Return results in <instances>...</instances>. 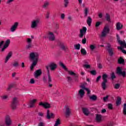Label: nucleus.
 Masks as SVG:
<instances>
[{"label": "nucleus", "instance_id": "obj_1", "mask_svg": "<svg viewBox=\"0 0 126 126\" xmlns=\"http://www.w3.org/2000/svg\"><path fill=\"white\" fill-rule=\"evenodd\" d=\"M29 58L31 61L33 62L30 66L31 70H33L34 66H36V64H37V63L39 61V54L37 52H32L30 54Z\"/></svg>", "mask_w": 126, "mask_h": 126}, {"label": "nucleus", "instance_id": "obj_2", "mask_svg": "<svg viewBox=\"0 0 126 126\" xmlns=\"http://www.w3.org/2000/svg\"><path fill=\"white\" fill-rule=\"evenodd\" d=\"M45 68L46 69L49 82H51V81H52V76H51V73H50V69L52 71L56 70V68H57V64L54 63H52L46 65Z\"/></svg>", "mask_w": 126, "mask_h": 126}, {"label": "nucleus", "instance_id": "obj_3", "mask_svg": "<svg viewBox=\"0 0 126 126\" xmlns=\"http://www.w3.org/2000/svg\"><path fill=\"white\" fill-rule=\"evenodd\" d=\"M39 24H40V19L36 18L32 20L31 22V29H36L38 28Z\"/></svg>", "mask_w": 126, "mask_h": 126}, {"label": "nucleus", "instance_id": "obj_4", "mask_svg": "<svg viewBox=\"0 0 126 126\" xmlns=\"http://www.w3.org/2000/svg\"><path fill=\"white\" fill-rule=\"evenodd\" d=\"M108 78V75L106 74H104L102 75V80L103 82L101 83V87L103 89V90H106V88H107V82H108V80L107 79Z\"/></svg>", "mask_w": 126, "mask_h": 126}, {"label": "nucleus", "instance_id": "obj_5", "mask_svg": "<svg viewBox=\"0 0 126 126\" xmlns=\"http://www.w3.org/2000/svg\"><path fill=\"white\" fill-rule=\"evenodd\" d=\"M60 64L61 66H62V67L63 68V69H64L65 70H66V71L68 72L69 75H71V76L76 77V73L72 70H68L67 69V68H66V66L64 65V64H63V62H60Z\"/></svg>", "mask_w": 126, "mask_h": 126}, {"label": "nucleus", "instance_id": "obj_6", "mask_svg": "<svg viewBox=\"0 0 126 126\" xmlns=\"http://www.w3.org/2000/svg\"><path fill=\"white\" fill-rule=\"evenodd\" d=\"M63 111L65 118H68L69 117H70V113L71 112V109H70V108L65 105Z\"/></svg>", "mask_w": 126, "mask_h": 126}, {"label": "nucleus", "instance_id": "obj_7", "mask_svg": "<svg viewBox=\"0 0 126 126\" xmlns=\"http://www.w3.org/2000/svg\"><path fill=\"white\" fill-rule=\"evenodd\" d=\"M17 103H18V98H17V97H14L11 103V107L13 110H16L17 108Z\"/></svg>", "mask_w": 126, "mask_h": 126}, {"label": "nucleus", "instance_id": "obj_8", "mask_svg": "<svg viewBox=\"0 0 126 126\" xmlns=\"http://www.w3.org/2000/svg\"><path fill=\"white\" fill-rule=\"evenodd\" d=\"M27 45H26V49L30 50L33 48V44H32V39L28 38L26 39Z\"/></svg>", "mask_w": 126, "mask_h": 126}, {"label": "nucleus", "instance_id": "obj_9", "mask_svg": "<svg viewBox=\"0 0 126 126\" xmlns=\"http://www.w3.org/2000/svg\"><path fill=\"white\" fill-rule=\"evenodd\" d=\"M109 33H110V29L108 27L105 26L101 32V37H106L107 34H109Z\"/></svg>", "mask_w": 126, "mask_h": 126}, {"label": "nucleus", "instance_id": "obj_10", "mask_svg": "<svg viewBox=\"0 0 126 126\" xmlns=\"http://www.w3.org/2000/svg\"><path fill=\"white\" fill-rule=\"evenodd\" d=\"M107 51L108 52V54L110 57H112L113 55H114V48H112V46H111V44L109 43H107Z\"/></svg>", "mask_w": 126, "mask_h": 126}, {"label": "nucleus", "instance_id": "obj_11", "mask_svg": "<svg viewBox=\"0 0 126 126\" xmlns=\"http://www.w3.org/2000/svg\"><path fill=\"white\" fill-rule=\"evenodd\" d=\"M116 73L119 75H122L123 77H126V71H122V68L121 67H118L116 70Z\"/></svg>", "mask_w": 126, "mask_h": 126}, {"label": "nucleus", "instance_id": "obj_12", "mask_svg": "<svg viewBox=\"0 0 126 126\" xmlns=\"http://www.w3.org/2000/svg\"><path fill=\"white\" fill-rule=\"evenodd\" d=\"M18 25H19V23L15 22L10 28L11 32H15V31H16V29L18 28Z\"/></svg>", "mask_w": 126, "mask_h": 126}, {"label": "nucleus", "instance_id": "obj_13", "mask_svg": "<svg viewBox=\"0 0 126 126\" xmlns=\"http://www.w3.org/2000/svg\"><path fill=\"white\" fill-rule=\"evenodd\" d=\"M55 118V114L50 111L49 110H47L46 113V118L47 120H50L51 119H54Z\"/></svg>", "mask_w": 126, "mask_h": 126}, {"label": "nucleus", "instance_id": "obj_14", "mask_svg": "<svg viewBox=\"0 0 126 126\" xmlns=\"http://www.w3.org/2000/svg\"><path fill=\"white\" fill-rule=\"evenodd\" d=\"M5 124L7 126H11V119H10V117L9 115H6L5 119Z\"/></svg>", "mask_w": 126, "mask_h": 126}, {"label": "nucleus", "instance_id": "obj_15", "mask_svg": "<svg viewBox=\"0 0 126 126\" xmlns=\"http://www.w3.org/2000/svg\"><path fill=\"white\" fill-rule=\"evenodd\" d=\"M39 105L40 106H42V107H43V108H45V109H49V108H51V105L48 102L43 103L40 102H39Z\"/></svg>", "mask_w": 126, "mask_h": 126}, {"label": "nucleus", "instance_id": "obj_16", "mask_svg": "<svg viewBox=\"0 0 126 126\" xmlns=\"http://www.w3.org/2000/svg\"><path fill=\"white\" fill-rule=\"evenodd\" d=\"M86 31H87V28L86 27H84L82 29L80 30V34L79 35L80 38H82L84 35L86 33Z\"/></svg>", "mask_w": 126, "mask_h": 126}, {"label": "nucleus", "instance_id": "obj_17", "mask_svg": "<svg viewBox=\"0 0 126 126\" xmlns=\"http://www.w3.org/2000/svg\"><path fill=\"white\" fill-rule=\"evenodd\" d=\"M10 44V39H7L4 44L3 47L1 49V52H4L5 49L9 46V44Z\"/></svg>", "mask_w": 126, "mask_h": 126}, {"label": "nucleus", "instance_id": "obj_18", "mask_svg": "<svg viewBox=\"0 0 126 126\" xmlns=\"http://www.w3.org/2000/svg\"><path fill=\"white\" fill-rule=\"evenodd\" d=\"M42 74V70L38 69L34 72V77L37 78L38 76H40Z\"/></svg>", "mask_w": 126, "mask_h": 126}, {"label": "nucleus", "instance_id": "obj_19", "mask_svg": "<svg viewBox=\"0 0 126 126\" xmlns=\"http://www.w3.org/2000/svg\"><path fill=\"white\" fill-rule=\"evenodd\" d=\"M48 38L50 41H54V40H55V35L53 32H48Z\"/></svg>", "mask_w": 126, "mask_h": 126}, {"label": "nucleus", "instance_id": "obj_20", "mask_svg": "<svg viewBox=\"0 0 126 126\" xmlns=\"http://www.w3.org/2000/svg\"><path fill=\"white\" fill-rule=\"evenodd\" d=\"M11 56H12V52H9L5 59V63H6L8 62V61L9 60V59L11 58Z\"/></svg>", "mask_w": 126, "mask_h": 126}, {"label": "nucleus", "instance_id": "obj_21", "mask_svg": "<svg viewBox=\"0 0 126 126\" xmlns=\"http://www.w3.org/2000/svg\"><path fill=\"white\" fill-rule=\"evenodd\" d=\"M82 111L85 116H89V114H90V112H89V110H88V108H83Z\"/></svg>", "mask_w": 126, "mask_h": 126}, {"label": "nucleus", "instance_id": "obj_22", "mask_svg": "<svg viewBox=\"0 0 126 126\" xmlns=\"http://www.w3.org/2000/svg\"><path fill=\"white\" fill-rule=\"evenodd\" d=\"M85 94V92L84 91V90L81 89L79 90V97L81 98H83L84 97V95Z\"/></svg>", "mask_w": 126, "mask_h": 126}, {"label": "nucleus", "instance_id": "obj_23", "mask_svg": "<svg viewBox=\"0 0 126 126\" xmlns=\"http://www.w3.org/2000/svg\"><path fill=\"white\" fill-rule=\"evenodd\" d=\"M123 26L124 25L121 22H118L116 24V28L118 31L122 29Z\"/></svg>", "mask_w": 126, "mask_h": 126}, {"label": "nucleus", "instance_id": "obj_24", "mask_svg": "<svg viewBox=\"0 0 126 126\" xmlns=\"http://www.w3.org/2000/svg\"><path fill=\"white\" fill-rule=\"evenodd\" d=\"M87 24L89 27L91 26V24H92V18H91V17H88L87 19Z\"/></svg>", "mask_w": 126, "mask_h": 126}, {"label": "nucleus", "instance_id": "obj_25", "mask_svg": "<svg viewBox=\"0 0 126 126\" xmlns=\"http://www.w3.org/2000/svg\"><path fill=\"white\" fill-rule=\"evenodd\" d=\"M96 121L97 123H100L102 121V115L100 114H96Z\"/></svg>", "mask_w": 126, "mask_h": 126}, {"label": "nucleus", "instance_id": "obj_26", "mask_svg": "<svg viewBox=\"0 0 126 126\" xmlns=\"http://www.w3.org/2000/svg\"><path fill=\"white\" fill-rule=\"evenodd\" d=\"M12 66L15 68H16V67H18L19 66V62H18V61H14L12 63Z\"/></svg>", "mask_w": 126, "mask_h": 126}, {"label": "nucleus", "instance_id": "obj_27", "mask_svg": "<svg viewBox=\"0 0 126 126\" xmlns=\"http://www.w3.org/2000/svg\"><path fill=\"white\" fill-rule=\"evenodd\" d=\"M87 85V83L84 82V83H82L81 84V85L80 86V88L82 89L85 90L86 89V86Z\"/></svg>", "mask_w": 126, "mask_h": 126}, {"label": "nucleus", "instance_id": "obj_28", "mask_svg": "<svg viewBox=\"0 0 126 126\" xmlns=\"http://www.w3.org/2000/svg\"><path fill=\"white\" fill-rule=\"evenodd\" d=\"M121 104H122V98L120 96H118L116 101V106H120Z\"/></svg>", "mask_w": 126, "mask_h": 126}, {"label": "nucleus", "instance_id": "obj_29", "mask_svg": "<svg viewBox=\"0 0 126 126\" xmlns=\"http://www.w3.org/2000/svg\"><path fill=\"white\" fill-rule=\"evenodd\" d=\"M36 99H33L30 101V108H33L34 107V105H35V103H36Z\"/></svg>", "mask_w": 126, "mask_h": 126}, {"label": "nucleus", "instance_id": "obj_30", "mask_svg": "<svg viewBox=\"0 0 126 126\" xmlns=\"http://www.w3.org/2000/svg\"><path fill=\"white\" fill-rule=\"evenodd\" d=\"M1 99L3 101H7V100H8V95L6 94H3L1 96Z\"/></svg>", "mask_w": 126, "mask_h": 126}, {"label": "nucleus", "instance_id": "obj_31", "mask_svg": "<svg viewBox=\"0 0 126 126\" xmlns=\"http://www.w3.org/2000/svg\"><path fill=\"white\" fill-rule=\"evenodd\" d=\"M60 48L62 49L63 51H65V50H67V47L65 46L64 44L63 43H61L60 44Z\"/></svg>", "mask_w": 126, "mask_h": 126}, {"label": "nucleus", "instance_id": "obj_32", "mask_svg": "<svg viewBox=\"0 0 126 126\" xmlns=\"http://www.w3.org/2000/svg\"><path fill=\"white\" fill-rule=\"evenodd\" d=\"M118 63H119V64H125V60L123 59V58L120 57L118 59Z\"/></svg>", "mask_w": 126, "mask_h": 126}, {"label": "nucleus", "instance_id": "obj_33", "mask_svg": "<svg viewBox=\"0 0 126 126\" xmlns=\"http://www.w3.org/2000/svg\"><path fill=\"white\" fill-rule=\"evenodd\" d=\"M50 4V2L48 1H46L44 2L43 5H42V7L43 8H47L49 5Z\"/></svg>", "mask_w": 126, "mask_h": 126}, {"label": "nucleus", "instance_id": "obj_34", "mask_svg": "<svg viewBox=\"0 0 126 126\" xmlns=\"http://www.w3.org/2000/svg\"><path fill=\"white\" fill-rule=\"evenodd\" d=\"M81 54L83 55V56H86L87 55V52L84 48L81 49Z\"/></svg>", "mask_w": 126, "mask_h": 126}, {"label": "nucleus", "instance_id": "obj_35", "mask_svg": "<svg viewBox=\"0 0 126 126\" xmlns=\"http://www.w3.org/2000/svg\"><path fill=\"white\" fill-rule=\"evenodd\" d=\"M111 78L112 80H114V79H116L117 78V76L115 74V72H112V73L110 74Z\"/></svg>", "mask_w": 126, "mask_h": 126}, {"label": "nucleus", "instance_id": "obj_36", "mask_svg": "<svg viewBox=\"0 0 126 126\" xmlns=\"http://www.w3.org/2000/svg\"><path fill=\"white\" fill-rule=\"evenodd\" d=\"M105 18H106L107 21H108V22H110V21H111V18L110 17V14H109L108 13L106 14Z\"/></svg>", "mask_w": 126, "mask_h": 126}, {"label": "nucleus", "instance_id": "obj_37", "mask_svg": "<svg viewBox=\"0 0 126 126\" xmlns=\"http://www.w3.org/2000/svg\"><path fill=\"white\" fill-rule=\"evenodd\" d=\"M61 125V120L60 119H58L55 122V124L54 126H59Z\"/></svg>", "mask_w": 126, "mask_h": 126}, {"label": "nucleus", "instance_id": "obj_38", "mask_svg": "<svg viewBox=\"0 0 126 126\" xmlns=\"http://www.w3.org/2000/svg\"><path fill=\"white\" fill-rule=\"evenodd\" d=\"M123 112V115H124V116H126V103L124 104Z\"/></svg>", "mask_w": 126, "mask_h": 126}, {"label": "nucleus", "instance_id": "obj_39", "mask_svg": "<svg viewBox=\"0 0 126 126\" xmlns=\"http://www.w3.org/2000/svg\"><path fill=\"white\" fill-rule=\"evenodd\" d=\"M87 15H88V8H85L84 10V17H87Z\"/></svg>", "mask_w": 126, "mask_h": 126}, {"label": "nucleus", "instance_id": "obj_40", "mask_svg": "<svg viewBox=\"0 0 126 126\" xmlns=\"http://www.w3.org/2000/svg\"><path fill=\"white\" fill-rule=\"evenodd\" d=\"M124 47H118V49H119V50H121V51H122V53H123V54H125V55H126V50H125L124 49Z\"/></svg>", "mask_w": 126, "mask_h": 126}, {"label": "nucleus", "instance_id": "obj_41", "mask_svg": "<svg viewBox=\"0 0 126 126\" xmlns=\"http://www.w3.org/2000/svg\"><path fill=\"white\" fill-rule=\"evenodd\" d=\"M68 3H69V1L68 0H64V7H67V5H68Z\"/></svg>", "mask_w": 126, "mask_h": 126}, {"label": "nucleus", "instance_id": "obj_42", "mask_svg": "<svg viewBox=\"0 0 126 126\" xmlns=\"http://www.w3.org/2000/svg\"><path fill=\"white\" fill-rule=\"evenodd\" d=\"M89 72H90L91 74H92V75H96V74H97V72H96V70H95L89 71Z\"/></svg>", "mask_w": 126, "mask_h": 126}, {"label": "nucleus", "instance_id": "obj_43", "mask_svg": "<svg viewBox=\"0 0 126 126\" xmlns=\"http://www.w3.org/2000/svg\"><path fill=\"white\" fill-rule=\"evenodd\" d=\"M91 100H93L94 101H95L97 100V96L95 95H93L90 97Z\"/></svg>", "mask_w": 126, "mask_h": 126}, {"label": "nucleus", "instance_id": "obj_44", "mask_svg": "<svg viewBox=\"0 0 126 126\" xmlns=\"http://www.w3.org/2000/svg\"><path fill=\"white\" fill-rule=\"evenodd\" d=\"M101 24H102V22H100V21L96 22L95 23L96 28H98V27H99V26H100V25H101Z\"/></svg>", "mask_w": 126, "mask_h": 126}, {"label": "nucleus", "instance_id": "obj_45", "mask_svg": "<svg viewBox=\"0 0 126 126\" xmlns=\"http://www.w3.org/2000/svg\"><path fill=\"white\" fill-rule=\"evenodd\" d=\"M90 48L91 51H94V50L96 49V46H95V45H91L90 46Z\"/></svg>", "mask_w": 126, "mask_h": 126}, {"label": "nucleus", "instance_id": "obj_46", "mask_svg": "<svg viewBox=\"0 0 126 126\" xmlns=\"http://www.w3.org/2000/svg\"><path fill=\"white\" fill-rule=\"evenodd\" d=\"M50 15H51V12H50V11H47L46 15V19H49V18H50Z\"/></svg>", "mask_w": 126, "mask_h": 126}, {"label": "nucleus", "instance_id": "obj_47", "mask_svg": "<svg viewBox=\"0 0 126 126\" xmlns=\"http://www.w3.org/2000/svg\"><path fill=\"white\" fill-rule=\"evenodd\" d=\"M47 80H48V84H49V87H52L53 85L51 84V82H52V81H53V79H52V77H51V81L49 82V78L47 76Z\"/></svg>", "mask_w": 126, "mask_h": 126}, {"label": "nucleus", "instance_id": "obj_48", "mask_svg": "<svg viewBox=\"0 0 126 126\" xmlns=\"http://www.w3.org/2000/svg\"><path fill=\"white\" fill-rule=\"evenodd\" d=\"M120 87H121V85H120V84L119 83H117L115 84L114 86V88L115 89H119V88H120Z\"/></svg>", "mask_w": 126, "mask_h": 126}, {"label": "nucleus", "instance_id": "obj_49", "mask_svg": "<svg viewBox=\"0 0 126 126\" xmlns=\"http://www.w3.org/2000/svg\"><path fill=\"white\" fill-rule=\"evenodd\" d=\"M108 108L109 110H113V104L112 103H108Z\"/></svg>", "mask_w": 126, "mask_h": 126}, {"label": "nucleus", "instance_id": "obj_50", "mask_svg": "<svg viewBox=\"0 0 126 126\" xmlns=\"http://www.w3.org/2000/svg\"><path fill=\"white\" fill-rule=\"evenodd\" d=\"M83 66L86 68H90V67H91V65H90V64H87L83 65Z\"/></svg>", "mask_w": 126, "mask_h": 126}, {"label": "nucleus", "instance_id": "obj_51", "mask_svg": "<svg viewBox=\"0 0 126 126\" xmlns=\"http://www.w3.org/2000/svg\"><path fill=\"white\" fill-rule=\"evenodd\" d=\"M74 47L75 50H79V44H75L74 45Z\"/></svg>", "mask_w": 126, "mask_h": 126}, {"label": "nucleus", "instance_id": "obj_52", "mask_svg": "<svg viewBox=\"0 0 126 126\" xmlns=\"http://www.w3.org/2000/svg\"><path fill=\"white\" fill-rule=\"evenodd\" d=\"M109 98V95H106V96L103 97L104 102H107V100H108Z\"/></svg>", "mask_w": 126, "mask_h": 126}, {"label": "nucleus", "instance_id": "obj_53", "mask_svg": "<svg viewBox=\"0 0 126 126\" xmlns=\"http://www.w3.org/2000/svg\"><path fill=\"white\" fill-rule=\"evenodd\" d=\"M86 41H87V39L86 38L84 37V38L82 40V44H86Z\"/></svg>", "mask_w": 126, "mask_h": 126}, {"label": "nucleus", "instance_id": "obj_54", "mask_svg": "<svg viewBox=\"0 0 126 126\" xmlns=\"http://www.w3.org/2000/svg\"><path fill=\"white\" fill-rule=\"evenodd\" d=\"M30 83L31 84H34V83H35V80L34 79H31L30 81Z\"/></svg>", "mask_w": 126, "mask_h": 126}, {"label": "nucleus", "instance_id": "obj_55", "mask_svg": "<svg viewBox=\"0 0 126 126\" xmlns=\"http://www.w3.org/2000/svg\"><path fill=\"white\" fill-rule=\"evenodd\" d=\"M85 90H86L87 91V93L88 95H89L91 93V92H90V90L88 88H86V89H85Z\"/></svg>", "mask_w": 126, "mask_h": 126}, {"label": "nucleus", "instance_id": "obj_56", "mask_svg": "<svg viewBox=\"0 0 126 126\" xmlns=\"http://www.w3.org/2000/svg\"><path fill=\"white\" fill-rule=\"evenodd\" d=\"M101 76H98L97 78H96V82H99V81H100V79H101Z\"/></svg>", "mask_w": 126, "mask_h": 126}, {"label": "nucleus", "instance_id": "obj_57", "mask_svg": "<svg viewBox=\"0 0 126 126\" xmlns=\"http://www.w3.org/2000/svg\"><path fill=\"white\" fill-rule=\"evenodd\" d=\"M64 17H65V15L64 14H62L61 16V19H64Z\"/></svg>", "mask_w": 126, "mask_h": 126}, {"label": "nucleus", "instance_id": "obj_58", "mask_svg": "<svg viewBox=\"0 0 126 126\" xmlns=\"http://www.w3.org/2000/svg\"><path fill=\"white\" fill-rule=\"evenodd\" d=\"M67 79L68 81H71V80H72V78H71V77L69 76L67 77Z\"/></svg>", "mask_w": 126, "mask_h": 126}, {"label": "nucleus", "instance_id": "obj_59", "mask_svg": "<svg viewBox=\"0 0 126 126\" xmlns=\"http://www.w3.org/2000/svg\"><path fill=\"white\" fill-rule=\"evenodd\" d=\"M38 116H39V117H43L44 116V114L42 112H39Z\"/></svg>", "mask_w": 126, "mask_h": 126}, {"label": "nucleus", "instance_id": "obj_60", "mask_svg": "<svg viewBox=\"0 0 126 126\" xmlns=\"http://www.w3.org/2000/svg\"><path fill=\"white\" fill-rule=\"evenodd\" d=\"M4 43V41H1V42H0V48H1V46L3 45Z\"/></svg>", "mask_w": 126, "mask_h": 126}, {"label": "nucleus", "instance_id": "obj_61", "mask_svg": "<svg viewBox=\"0 0 126 126\" xmlns=\"http://www.w3.org/2000/svg\"><path fill=\"white\" fill-rule=\"evenodd\" d=\"M107 112V110L105 109H103L101 110L102 114H104V113H106Z\"/></svg>", "mask_w": 126, "mask_h": 126}, {"label": "nucleus", "instance_id": "obj_62", "mask_svg": "<svg viewBox=\"0 0 126 126\" xmlns=\"http://www.w3.org/2000/svg\"><path fill=\"white\" fill-rule=\"evenodd\" d=\"M14 0H8L7 1V3H10V2H12Z\"/></svg>", "mask_w": 126, "mask_h": 126}, {"label": "nucleus", "instance_id": "obj_63", "mask_svg": "<svg viewBox=\"0 0 126 126\" xmlns=\"http://www.w3.org/2000/svg\"><path fill=\"white\" fill-rule=\"evenodd\" d=\"M44 126V123H43L42 122H40L38 124V126Z\"/></svg>", "mask_w": 126, "mask_h": 126}, {"label": "nucleus", "instance_id": "obj_64", "mask_svg": "<svg viewBox=\"0 0 126 126\" xmlns=\"http://www.w3.org/2000/svg\"><path fill=\"white\" fill-rule=\"evenodd\" d=\"M114 126V124L113 123H110L108 124V126Z\"/></svg>", "mask_w": 126, "mask_h": 126}]
</instances>
